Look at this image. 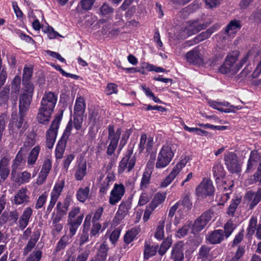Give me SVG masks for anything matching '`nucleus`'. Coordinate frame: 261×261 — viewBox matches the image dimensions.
Wrapping results in <instances>:
<instances>
[{"label":"nucleus","instance_id":"a19ab883","mask_svg":"<svg viewBox=\"0 0 261 261\" xmlns=\"http://www.w3.org/2000/svg\"><path fill=\"white\" fill-rule=\"evenodd\" d=\"M210 247L206 245L201 246L198 252L199 258L203 260L209 259L210 258Z\"/></svg>","mask_w":261,"mask_h":261},{"label":"nucleus","instance_id":"f704fd0d","mask_svg":"<svg viewBox=\"0 0 261 261\" xmlns=\"http://www.w3.org/2000/svg\"><path fill=\"white\" fill-rule=\"evenodd\" d=\"M257 218L255 216H252L249 221L248 226L246 229V236L251 238L254 234L257 227Z\"/></svg>","mask_w":261,"mask_h":261},{"label":"nucleus","instance_id":"ddd939ff","mask_svg":"<svg viewBox=\"0 0 261 261\" xmlns=\"http://www.w3.org/2000/svg\"><path fill=\"white\" fill-rule=\"evenodd\" d=\"M130 207L131 203L129 201H126L122 202L119 206L118 210L113 219L114 223L116 225L120 224L122 220L127 215Z\"/></svg>","mask_w":261,"mask_h":261},{"label":"nucleus","instance_id":"9b49d317","mask_svg":"<svg viewBox=\"0 0 261 261\" xmlns=\"http://www.w3.org/2000/svg\"><path fill=\"white\" fill-rule=\"evenodd\" d=\"M224 161L228 170L232 172H238L241 171V167L239 164L236 154L228 152L224 156Z\"/></svg>","mask_w":261,"mask_h":261},{"label":"nucleus","instance_id":"6e6552de","mask_svg":"<svg viewBox=\"0 0 261 261\" xmlns=\"http://www.w3.org/2000/svg\"><path fill=\"white\" fill-rule=\"evenodd\" d=\"M214 192L212 181L206 178H204L196 189L197 195L202 198L213 195Z\"/></svg>","mask_w":261,"mask_h":261},{"label":"nucleus","instance_id":"9d476101","mask_svg":"<svg viewBox=\"0 0 261 261\" xmlns=\"http://www.w3.org/2000/svg\"><path fill=\"white\" fill-rule=\"evenodd\" d=\"M26 152L27 150L25 148L23 147L20 148V150L16 154L15 158L13 160L11 165V173L12 177H15L17 170L20 169L21 167L25 164V155Z\"/></svg>","mask_w":261,"mask_h":261},{"label":"nucleus","instance_id":"4d7b16f0","mask_svg":"<svg viewBox=\"0 0 261 261\" xmlns=\"http://www.w3.org/2000/svg\"><path fill=\"white\" fill-rule=\"evenodd\" d=\"M69 241V237L66 235L62 237L56 246V251H59L64 249L68 244Z\"/></svg>","mask_w":261,"mask_h":261},{"label":"nucleus","instance_id":"6ab92c4d","mask_svg":"<svg viewBox=\"0 0 261 261\" xmlns=\"http://www.w3.org/2000/svg\"><path fill=\"white\" fill-rule=\"evenodd\" d=\"M225 238L223 229L214 230L206 236V241L211 244H220Z\"/></svg>","mask_w":261,"mask_h":261},{"label":"nucleus","instance_id":"7ed1b4c3","mask_svg":"<svg viewBox=\"0 0 261 261\" xmlns=\"http://www.w3.org/2000/svg\"><path fill=\"white\" fill-rule=\"evenodd\" d=\"M240 52L238 50H233L229 53L222 65L219 69L222 74H229L231 75L236 74L240 70L239 63H237L238 60Z\"/></svg>","mask_w":261,"mask_h":261},{"label":"nucleus","instance_id":"774afa93","mask_svg":"<svg viewBox=\"0 0 261 261\" xmlns=\"http://www.w3.org/2000/svg\"><path fill=\"white\" fill-rule=\"evenodd\" d=\"M250 19L256 23L261 21V9L257 8L251 15Z\"/></svg>","mask_w":261,"mask_h":261},{"label":"nucleus","instance_id":"8fccbe9b","mask_svg":"<svg viewBox=\"0 0 261 261\" xmlns=\"http://www.w3.org/2000/svg\"><path fill=\"white\" fill-rule=\"evenodd\" d=\"M109 250V247L106 244V242H103L100 246L97 255L102 260H105L107 257L108 251Z\"/></svg>","mask_w":261,"mask_h":261},{"label":"nucleus","instance_id":"a211bd4d","mask_svg":"<svg viewBox=\"0 0 261 261\" xmlns=\"http://www.w3.org/2000/svg\"><path fill=\"white\" fill-rule=\"evenodd\" d=\"M32 100L31 94H20L19 97V113L27 114Z\"/></svg>","mask_w":261,"mask_h":261},{"label":"nucleus","instance_id":"864d4df0","mask_svg":"<svg viewBox=\"0 0 261 261\" xmlns=\"http://www.w3.org/2000/svg\"><path fill=\"white\" fill-rule=\"evenodd\" d=\"M164 222L160 221L159 225L156 229V231L154 234V237L158 240H162L164 237Z\"/></svg>","mask_w":261,"mask_h":261},{"label":"nucleus","instance_id":"09e8293b","mask_svg":"<svg viewBox=\"0 0 261 261\" xmlns=\"http://www.w3.org/2000/svg\"><path fill=\"white\" fill-rule=\"evenodd\" d=\"M36 137V134L34 132H30L27 136L24 142V146L28 147L33 146L35 143Z\"/></svg>","mask_w":261,"mask_h":261},{"label":"nucleus","instance_id":"e433bc0d","mask_svg":"<svg viewBox=\"0 0 261 261\" xmlns=\"http://www.w3.org/2000/svg\"><path fill=\"white\" fill-rule=\"evenodd\" d=\"M151 174L152 171L151 169L149 168L146 169L144 171L140 184V188L142 190L146 189L147 187L150 182Z\"/></svg>","mask_w":261,"mask_h":261},{"label":"nucleus","instance_id":"72a5a7b5","mask_svg":"<svg viewBox=\"0 0 261 261\" xmlns=\"http://www.w3.org/2000/svg\"><path fill=\"white\" fill-rule=\"evenodd\" d=\"M40 236L39 233L35 232L34 234L31 237V239L28 241L25 247L23 249V254L24 255H27L32 249L34 247L36 243L38 241Z\"/></svg>","mask_w":261,"mask_h":261},{"label":"nucleus","instance_id":"37998d69","mask_svg":"<svg viewBox=\"0 0 261 261\" xmlns=\"http://www.w3.org/2000/svg\"><path fill=\"white\" fill-rule=\"evenodd\" d=\"M89 193V188L86 187L84 189L80 188L77 192V199L81 202H84L88 198Z\"/></svg>","mask_w":261,"mask_h":261},{"label":"nucleus","instance_id":"bf43d9fd","mask_svg":"<svg viewBox=\"0 0 261 261\" xmlns=\"http://www.w3.org/2000/svg\"><path fill=\"white\" fill-rule=\"evenodd\" d=\"M189 160L190 158L189 156H185L183 159L181 160V161L179 162H178L176 165V166L173 169L178 174L180 170L182 169V168L186 166V165L189 162Z\"/></svg>","mask_w":261,"mask_h":261},{"label":"nucleus","instance_id":"de8ad7c7","mask_svg":"<svg viewBox=\"0 0 261 261\" xmlns=\"http://www.w3.org/2000/svg\"><path fill=\"white\" fill-rule=\"evenodd\" d=\"M191 194L187 193L181 198V199L177 202H179V205H181L187 208L188 210H191L192 206V203L191 201Z\"/></svg>","mask_w":261,"mask_h":261},{"label":"nucleus","instance_id":"c756f323","mask_svg":"<svg viewBox=\"0 0 261 261\" xmlns=\"http://www.w3.org/2000/svg\"><path fill=\"white\" fill-rule=\"evenodd\" d=\"M241 28V22L234 19L231 20L225 29V32L228 36L236 34Z\"/></svg>","mask_w":261,"mask_h":261},{"label":"nucleus","instance_id":"7c9ffc66","mask_svg":"<svg viewBox=\"0 0 261 261\" xmlns=\"http://www.w3.org/2000/svg\"><path fill=\"white\" fill-rule=\"evenodd\" d=\"M213 174L216 180L225 176V172L220 161H216L213 167Z\"/></svg>","mask_w":261,"mask_h":261},{"label":"nucleus","instance_id":"2f4dec72","mask_svg":"<svg viewBox=\"0 0 261 261\" xmlns=\"http://www.w3.org/2000/svg\"><path fill=\"white\" fill-rule=\"evenodd\" d=\"M85 109L84 99L81 96L77 97L74 108V115L83 116Z\"/></svg>","mask_w":261,"mask_h":261},{"label":"nucleus","instance_id":"20e7f679","mask_svg":"<svg viewBox=\"0 0 261 261\" xmlns=\"http://www.w3.org/2000/svg\"><path fill=\"white\" fill-rule=\"evenodd\" d=\"M177 148V145L171 144L164 145L158 154L155 167L164 168L172 161Z\"/></svg>","mask_w":261,"mask_h":261},{"label":"nucleus","instance_id":"c85d7f7f","mask_svg":"<svg viewBox=\"0 0 261 261\" xmlns=\"http://www.w3.org/2000/svg\"><path fill=\"white\" fill-rule=\"evenodd\" d=\"M28 190L27 188H21L15 195L14 201L17 205L27 203L29 201V197L27 194Z\"/></svg>","mask_w":261,"mask_h":261},{"label":"nucleus","instance_id":"58836bf2","mask_svg":"<svg viewBox=\"0 0 261 261\" xmlns=\"http://www.w3.org/2000/svg\"><path fill=\"white\" fill-rule=\"evenodd\" d=\"M65 186V182L64 180H60L57 182L51 192L50 195L59 198L63 189Z\"/></svg>","mask_w":261,"mask_h":261},{"label":"nucleus","instance_id":"680f3d73","mask_svg":"<svg viewBox=\"0 0 261 261\" xmlns=\"http://www.w3.org/2000/svg\"><path fill=\"white\" fill-rule=\"evenodd\" d=\"M31 178V174L27 171H24L21 173V175L18 180V181L20 184L28 183L30 181Z\"/></svg>","mask_w":261,"mask_h":261},{"label":"nucleus","instance_id":"3c124183","mask_svg":"<svg viewBox=\"0 0 261 261\" xmlns=\"http://www.w3.org/2000/svg\"><path fill=\"white\" fill-rule=\"evenodd\" d=\"M178 173L173 169L172 170L169 175L162 182L161 187L165 188L167 187L172 181L175 178Z\"/></svg>","mask_w":261,"mask_h":261},{"label":"nucleus","instance_id":"79ce46f5","mask_svg":"<svg viewBox=\"0 0 261 261\" xmlns=\"http://www.w3.org/2000/svg\"><path fill=\"white\" fill-rule=\"evenodd\" d=\"M172 239L170 237H167L161 244L159 250V254L162 256L165 254L167 250L170 248L172 244Z\"/></svg>","mask_w":261,"mask_h":261},{"label":"nucleus","instance_id":"13d9d810","mask_svg":"<svg viewBox=\"0 0 261 261\" xmlns=\"http://www.w3.org/2000/svg\"><path fill=\"white\" fill-rule=\"evenodd\" d=\"M100 13L102 16H106L113 13V9L106 3H104L99 8Z\"/></svg>","mask_w":261,"mask_h":261},{"label":"nucleus","instance_id":"a878e982","mask_svg":"<svg viewBox=\"0 0 261 261\" xmlns=\"http://www.w3.org/2000/svg\"><path fill=\"white\" fill-rule=\"evenodd\" d=\"M9 161V159L6 156L3 157L0 160V177L3 181L7 178L10 174Z\"/></svg>","mask_w":261,"mask_h":261},{"label":"nucleus","instance_id":"dca6fc26","mask_svg":"<svg viewBox=\"0 0 261 261\" xmlns=\"http://www.w3.org/2000/svg\"><path fill=\"white\" fill-rule=\"evenodd\" d=\"M71 200L69 198L66 197L64 200L59 201L56 206V213L53 214V218L62 220L66 215L70 204Z\"/></svg>","mask_w":261,"mask_h":261},{"label":"nucleus","instance_id":"4c0bfd02","mask_svg":"<svg viewBox=\"0 0 261 261\" xmlns=\"http://www.w3.org/2000/svg\"><path fill=\"white\" fill-rule=\"evenodd\" d=\"M87 165L86 163L80 164L75 173V178L77 180H81L86 174Z\"/></svg>","mask_w":261,"mask_h":261},{"label":"nucleus","instance_id":"f257e3e1","mask_svg":"<svg viewBox=\"0 0 261 261\" xmlns=\"http://www.w3.org/2000/svg\"><path fill=\"white\" fill-rule=\"evenodd\" d=\"M57 99L58 96L55 93L50 91L44 93L36 117L39 123L42 124L48 123L54 111Z\"/></svg>","mask_w":261,"mask_h":261},{"label":"nucleus","instance_id":"f8f14e48","mask_svg":"<svg viewBox=\"0 0 261 261\" xmlns=\"http://www.w3.org/2000/svg\"><path fill=\"white\" fill-rule=\"evenodd\" d=\"M244 199L249 203V208L253 209L261 201V187L256 192L251 190L247 192Z\"/></svg>","mask_w":261,"mask_h":261},{"label":"nucleus","instance_id":"4be33fe9","mask_svg":"<svg viewBox=\"0 0 261 261\" xmlns=\"http://www.w3.org/2000/svg\"><path fill=\"white\" fill-rule=\"evenodd\" d=\"M33 210L31 207L24 208L18 221V226L20 229L22 230L27 226L33 215Z\"/></svg>","mask_w":261,"mask_h":261},{"label":"nucleus","instance_id":"a18cd8bd","mask_svg":"<svg viewBox=\"0 0 261 261\" xmlns=\"http://www.w3.org/2000/svg\"><path fill=\"white\" fill-rule=\"evenodd\" d=\"M165 198V194L157 193L153 198L149 205L152 206L153 208H155L159 204L164 202Z\"/></svg>","mask_w":261,"mask_h":261},{"label":"nucleus","instance_id":"e2e57ef3","mask_svg":"<svg viewBox=\"0 0 261 261\" xmlns=\"http://www.w3.org/2000/svg\"><path fill=\"white\" fill-rule=\"evenodd\" d=\"M32 69L25 66L23 72L22 82H27V81H30V80L32 77Z\"/></svg>","mask_w":261,"mask_h":261},{"label":"nucleus","instance_id":"338daca9","mask_svg":"<svg viewBox=\"0 0 261 261\" xmlns=\"http://www.w3.org/2000/svg\"><path fill=\"white\" fill-rule=\"evenodd\" d=\"M42 257V252L40 250H34L31 253L27 261H39Z\"/></svg>","mask_w":261,"mask_h":261},{"label":"nucleus","instance_id":"4468645a","mask_svg":"<svg viewBox=\"0 0 261 261\" xmlns=\"http://www.w3.org/2000/svg\"><path fill=\"white\" fill-rule=\"evenodd\" d=\"M187 62L193 65H201L203 63V59L200 53L199 46L195 47L186 54Z\"/></svg>","mask_w":261,"mask_h":261},{"label":"nucleus","instance_id":"f3484780","mask_svg":"<svg viewBox=\"0 0 261 261\" xmlns=\"http://www.w3.org/2000/svg\"><path fill=\"white\" fill-rule=\"evenodd\" d=\"M261 163V156L257 150L251 151L249 158L247 164L246 173L252 172L254 169Z\"/></svg>","mask_w":261,"mask_h":261},{"label":"nucleus","instance_id":"ea45409f","mask_svg":"<svg viewBox=\"0 0 261 261\" xmlns=\"http://www.w3.org/2000/svg\"><path fill=\"white\" fill-rule=\"evenodd\" d=\"M10 88L9 86H6L0 92V105H5L7 103L9 99Z\"/></svg>","mask_w":261,"mask_h":261},{"label":"nucleus","instance_id":"69168bd1","mask_svg":"<svg viewBox=\"0 0 261 261\" xmlns=\"http://www.w3.org/2000/svg\"><path fill=\"white\" fill-rule=\"evenodd\" d=\"M190 224H185L181 228L179 229L176 233V236L179 238L184 237L188 233L190 229Z\"/></svg>","mask_w":261,"mask_h":261},{"label":"nucleus","instance_id":"aec40b11","mask_svg":"<svg viewBox=\"0 0 261 261\" xmlns=\"http://www.w3.org/2000/svg\"><path fill=\"white\" fill-rule=\"evenodd\" d=\"M154 144L153 137L151 136L147 137L146 134H142L141 136L139 145L140 152H142L144 149H146V151L149 153L152 151Z\"/></svg>","mask_w":261,"mask_h":261},{"label":"nucleus","instance_id":"f03ea898","mask_svg":"<svg viewBox=\"0 0 261 261\" xmlns=\"http://www.w3.org/2000/svg\"><path fill=\"white\" fill-rule=\"evenodd\" d=\"M27 115L24 114L13 113L11 119L9 124V130L10 134L13 137H16L19 134L22 136L28 128V124L24 122V117Z\"/></svg>","mask_w":261,"mask_h":261},{"label":"nucleus","instance_id":"bb28decb","mask_svg":"<svg viewBox=\"0 0 261 261\" xmlns=\"http://www.w3.org/2000/svg\"><path fill=\"white\" fill-rule=\"evenodd\" d=\"M215 31L214 28H210L206 31L202 32L193 40L187 41L186 44L187 46H191L208 38Z\"/></svg>","mask_w":261,"mask_h":261},{"label":"nucleus","instance_id":"1a4fd4ad","mask_svg":"<svg viewBox=\"0 0 261 261\" xmlns=\"http://www.w3.org/2000/svg\"><path fill=\"white\" fill-rule=\"evenodd\" d=\"M213 212L208 210L203 213L194 221L193 225V231L199 232L202 230L211 220Z\"/></svg>","mask_w":261,"mask_h":261},{"label":"nucleus","instance_id":"5fc2aeb1","mask_svg":"<svg viewBox=\"0 0 261 261\" xmlns=\"http://www.w3.org/2000/svg\"><path fill=\"white\" fill-rule=\"evenodd\" d=\"M241 199L240 198H236L232 199V203L229 205L227 211V214L229 216H233L236 209L240 204Z\"/></svg>","mask_w":261,"mask_h":261},{"label":"nucleus","instance_id":"2eb2a0df","mask_svg":"<svg viewBox=\"0 0 261 261\" xmlns=\"http://www.w3.org/2000/svg\"><path fill=\"white\" fill-rule=\"evenodd\" d=\"M125 193V187L123 184H115L111 192L109 202L112 205H115L122 198Z\"/></svg>","mask_w":261,"mask_h":261},{"label":"nucleus","instance_id":"5701e85b","mask_svg":"<svg viewBox=\"0 0 261 261\" xmlns=\"http://www.w3.org/2000/svg\"><path fill=\"white\" fill-rule=\"evenodd\" d=\"M115 176L112 173H109L105 178L104 176L101 175L99 177V181L100 182V192L102 194L107 193L108 189L114 181Z\"/></svg>","mask_w":261,"mask_h":261},{"label":"nucleus","instance_id":"423d86ee","mask_svg":"<svg viewBox=\"0 0 261 261\" xmlns=\"http://www.w3.org/2000/svg\"><path fill=\"white\" fill-rule=\"evenodd\" d=\"M72 127V121L70 120L66 126L61 138L57 145L55 150V155L57 159H61L63 158L66 146L67 140L71 134Z\"/></svg>","mask_w":261,"mask_h":261},{"label":"nucleus","instance_id":"b1692460","mask_svg":"<svg viewBox=\"0 0 261 261\" xmlns=\"http://www.w3.org/2000/svg\"><path fill=\"white\" fill-rule=\"evenodd\" d=\"M83 218L84 215L82 214L77 216L76 219H70V220H67V225L69 227V236L70 238H72L75 234L78 228L83 221Z\"/></svg>","mask_w":261,"mask_h":261},{"label":"nucleus","instance_id":"412c9836","mask_svg":"<svg viewBox=\"0 0 261 261\" xmlns=\"http://www.w3.org/2000/svg\"><path fill=\"white\" fill-rule=\"evenodd\" d=\"M170 258L173 261H182L184 260V244L182 242H178L174 245L172 248Z\"/></svg>","mask_w":261,"mask_h":261},{"label":"nucleus","instance_id":"603ef678","mask_svg":"<svg viewBox=\"0 0 261 261\" xmlns=\"http://www.w3.org/2000/svg\"><path fill=\"white\" fill-rule=\"evenodd\" d=\"M21 78L19 76H15L11 83L12 93H17L20 88Z\"/></svg>","mask_w":261,"mask_h":261},{"label":"nucleus","instance_id":"0eeeda50","mask_svg":"<svg viewBox=\"0 0 261 261\" xmlns=\"http://www.w3.org/2000/svg\"><path fill=\"white\" fill-rule=\"evenodd\" d=\"M136 162V158L133 154V149H128L126 155L119 163L118 166L119 173H122L125 171L128 172H130L134 168Z\"/></svg>","mask_w":261,"mask_h":261},{"label":"nucleus","instance_id":"c9c22d12","mask_svg":"<svg viewBox=\"0 0 261 261\" xmlns=\"http://www.w3.org/2000/svg\"><path fill=\"white\" fill-rule=\"evenodd\" d=\"M40 150V147L39 146H36L32 149L27 160L29 166H32L36 163Z\"/></svg>","mask_w":261,"mask_h":261},{"label":"nucleus","instance_id":"cd10ccee","mask_svg":"<svg viewBox=\"0 0 261 261\" xmlns=\"http://www.w3.org/2000/svg\"><path fill=\"white\" fill-rule=\"evenodd\" d=\"M108 139L110 140V144L117 147L118 141L121 133L120 128H118L116 132L114 131V127L112 125L109 126Z\"/></svg>","mask_w":261,"mask_h":261},{"label":"nucleus","instance_id":"39448f33","mask_svg":"<svg viewBox=\"0 0 261 261\" xmlns=\"http://www.w3.org/2000/svg\"><path fill=\"white\" fill-rule=\"evenodd\" d=\"M62 117V114L56 115L46 132V146L49 149L53 148L55 142Z\"/></svg>","mask_w":261,"mask_h":261},{"label":"nucleus","instance_id":"49530a36","mask_svg":"<svg viewBox=\"0 0 261 261\" xmlns=\"http://www.w3.org/2000/svg\"><path fill=\"white\" fill-rule=\"evenodd\" d=\"M61 220L52 218L51 233L55 236L60 232L63 228V225L59 223Z\"/></svg>","mask_w":261,"mask_h":261},{"label":"nucleus","instance_id":"6e6d98bb","mask_svg":"<svg viewBox=\"0 0 261 261\" xmlns=\"http://www.w3.org/2000/svg\"><path fill=\"white\" fill-rule=\"evenodd\" d=\"M47 198V194L46 192L40 195L35 204V208L37 210L42 208L45 203Z\"/></svg>","mask_w":261,"mask_h":261},{"label":"nucleus","instance_id":"0e129e2a","mask_svg":"<svg viewBox=\"0 0 261 261\" xmlns=\"http://www.w3.org/2000/svg\"><path fill=\"white\" fill-rule=\"evenodd\" d=\"M52 167V162L51 160L47 158L45 159L43 162L42 167L41 168V171L43 172L47 173L49 174Z\"/></svg>","mask_w":261,"mask_h":261},{"label":"nucleus","instance_id":"052dcab7","mask_svg":"<svg viewBox=\"0 0 261 261\" xmlns=\"http://www.w3.org/2000/svg\"><path fill=\"white\" fill-rule=\"evenodd\" d=\"M253 182L261 186V163L257 166L256 171L252 175Z\"/></svg>","mask_w":261,"mask_h":261},{"label":"nucleus","instance_id":"c03bdc74","mask_svg":"<svg viewBox=\"0 0 261 261\" xmlns=\"http://www.w3.org/2000/svg\"><path fill=\"white\" fill-rule=\"evenodd\" d=\"M235 229L234 225L231 220L228 221L224 226V234L225 239H227Z\"/></svg>","mask_w":261,"mask_h":261},{"label":"nucleus","instance_id":"473e14b6","mask_svg":"<svg viewBox=\"0 0 261 261\" xmlns=\"http://www.w3.org/2000/svg\"><path fill=\"white\" fill-rule=\"evenodd\" d=\"M158 245L151 246L148 242H145L144 244V258L148 259L151 256H154L156 252Z\"/></svg>","mask_w":261,"mask_h":261},{"label":"nucleus","instance_id":"393cba45","mask_svg":"<svg viewBox=\"0 0 261 261\" xmlns=\"http://www.w3.org/2000/svg\"><path fill=\"white\" fill-rule=\"evenodd\" d=\"M189 25L187 26V33L189 36L197 33L202 30L205 29L206 24L202 23H200L198 20H191L188 22Z\"/></svg>","mask_w":261,"mask_h":261}]
</instances>
